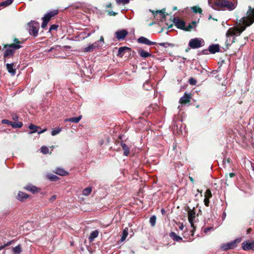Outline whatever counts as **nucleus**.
Returning <instances> with one entry per match:
<instances>
[{
    "label": "nucleus",
    "mask_w": 254,
    "mask_h": 254,
    "mask_svg": "<svg viewBox=\"0 0 254 254\" xmlns=\"http://www.w3.org/2000/svg\"><path fill=\"white\" fill-rule=\"evenodd\" d=\"M190 95L185 93L184 95L180 98L179 102L181 104H186L190 102Z\"/></svg>",
    "instance_id": "14"
},
{
    "label": "nucleus",
    "mask_w": 254,
    "mask_h": 254,
    "mask_svg": "<svg viewBox=\"0 0 254 254\" xmlns=\"http://www.w3.org/2000/svg\"><path fill=\"white\" fill-rule=\"evenodd\" d=\"M58 13V10H54L53 11H50L49 12L46 14L43 18L49 21L51 18L55 16L56 15H57Z\"/></svg>",
    "instance_id": "16"
},
{
    "label": "nucleus",
    "mask_w": 254,
    "mask_h": 254,
    "mask_svg": "<svg viewBox=\"0 0 254 254\" xmlns=\"http://www.w3.org/2000/svg\"><path fill=\"white\" fill-rule=\"evenodd\" d=\"M223 214H224L223 216H226V213H224Z\"/></svg>",
    "instance_id": "64"
},
{
    "label": "nucleus",
    "mask_w": 254,
    "mask_h": 254,
    "mask_svg": "<svg viewBox=\"0 0 254 254\" xmlns=\"http://www.w3.org/2000/svg\"><path fill=\"white\" fill-rule=\"evenodd\" d=\"M11 126L14 128H20L22 127L23 124L21 122L15 123L12 122Z\"/></svg>",
    "instance_id": "31"
},
{
    "label": "nucleus",
    "mask_w": 254,
    "mask_h": 254,
    "mask_svg": "<svg viewBox=\"0 0 254 254\" xmlns=\"http://www.w3.org/2000/svg\"><path fill=\"white\" fill-rule=\"evenodd\" d=\"M111 6V3H110L108 4L107 5V7H110Z\"/></svg>",
    "instance_id": "59"
},
{
    "label": "nucleus",
    "mask_w": 254,
    "mask_h": 254,
    "mask_svg": "<svg viewBox=\"0 0 254 254\" xmlns=\"http://www.w3.org/2000/svg\"><path fill=\"white\" fill-rule=\"evenodd\" d=\"M152 12L154 15V17L157 16V15L159 14L160 15V20L162 21H163L166 18V15L165 14V9L157 10L155 11V13H154L153 11Z\"/></svg>",
    "instance_id": "17"
},
{
    "label": "nucleus",
    "mask_w": 254,
    "mask_h": 254,
    "mask_svg": "<svg viewBox=\"0 0 254 254\" xmlns=\"http://www.w3.org/2000/svg\"><path fill=\"white\" fill-rule=\"evenodd\" d=\"M121 145L124 150V155L127 156L129 153V148L125 143L122 142Z\"/></svg>",
    "instance_id": "23"
},
{
    "label": "nucleus",
    "mask_w": 254,
    "mask_h": 254,
    "mask_svg": "<svg viewBox=\"0 0 254 254\" xmlns=\"http://www.w3.org/2000/svg\"><path fill=\"white\" fill-rule=\"evenodd\" d=\"M13 0H6L0 3L1 6H7L12 3Z\"/></svg>",
    "instance_id": "38"
},
{
    "label": "nucleus",
    "mask_w": 254,
    "mask_h": 254,
    "mask_svg": "<svg viewBox=\"0 0 254 254\" xmlns=\"http://www.w3.org/2000/svg\"><path fill=\"white\" fill-rule=\"evenodd\" d=\"M99 233L97 230L92 231L89 237V240L90 242H92L98 236Z\"/></svg>",
    "instance_id": "24"
},
{
    "label": "nucleus",
    "mask_w": 254,
    "mask_h": 254,
    "mask_svg": "<svg viewBox=\"0 0 254 254\" xmlns=\"http://www.w3.org/2000/svg\"><path fill=\"white\" fill-rule=\"evenodd\" d=\"M116 2L118 4H122L123 5L127 4L129 0H116Z\"/></svg>",
    "instance_id": "39"
},
{
    "label": "nucleus",
    "mask_w": 254,
    "mask_h": 254,
    "mask_svg": "<svg viewBox=\"0 0 254 254\" xmlns=\"http://www.w3.org/2000/svg\"><path fill=\"white\" fill-rule=\"evenodd\" d=\"M204 45V41L201 38L191 39L189 43V47L191 49H197Z\"/></svg>",
    "instance_id": "6"
},
{
    "label": "nucleus",
    "mask_w": 254,
    "mask_h": 254,
    "mask_svg": "<svg viewBox=\"0 0 254 254\" xmlns=\"http://www.w3.org/2000/svg\"><path fill=\"white\" fill-rule=\"evenodd\" d=\"M128 32L126 30L117 31L115 33L116 37L118 40H123L127 35Z\"/></svg>",
    "instance_id": "10"
},
{
    "label": "nucleus",
    "mask_w": 254,
    "mask_h": 254,
    "mask_svg": "<svg viewBox=\"0 0 254 254\" xmlns=\"http://www.w3.org/2000/svg\"><path fill=\"white\" fill-rule=\"evenodd\" d=\"M235 176V174L234 173H231L229 174V176L231 177V178H233Z\"/></svg>",
    "instance_id": "54"
},
{
    "label": "nucleus",
    "mask_w": 254,
    "mask_h": 254,
    "mask_svg": "<svg viewBox=\"0 0 254 254\" xmlns=\"http://www.w3.org/2000/svg\"><path fill=\"white\" fill-rule=\"evenodd\" d=\"M54 49V47H52L49 50H48V52H50L51 51H52Z\"/></svg>",
    "instance_id": "56"
},
{
    "label": "nucleus",
    "mask_w": 254,
    "mask_h": 254,
    "mask_svg": "<svg viewBox=\"0 0 254 254\" xmlns=\"http://www.w3.org/2000/svg\"><path fill=\"white\" fill-rule=\"evenodd\" d=\"M95 43H96L97 44L98 48L102 47L104 43L103 37L101 36L100 37V40L99 41L95 42Z\"/></svg>",
    "instance_id": "37"
},
{
    "label": "nucleus",
    "mask_w": 254,
    "mask_h": 254,
    "mask_svg": "<svg viewBox=\"0 0 254 254\" xmlns=\"http://www.w3.org/2000/svg\"><path fill=\"white\" fill-rule=\"evenodd\" d=\"M21 46L17 44H11L10 45H5L4 48L5 49L4 53V57H12L13 56L15 50L19 49L21 48Z\"/></svg>",
    "instance_id": "4"
},
{
    "label": "nucleus",
    "mask_w": 254,
    "mask_h": 254,
    "mask_svg": "<svg viewBox=\"0 0 254 254\" xmlns=\"http://www.w3.org/2000/svg\"><path fill=\"white\" fill-rule=\"evenodd\" d=\"M42 19H43V22L41 25V27L44 29L47 26V25L49 22V21H48L47 20H46L44 18H42Z\"/></svg>",
    "instance_id": "43"
},
{
    "label": "nucleus",
    "mask_w": 254,
    "mask_h": 254,
    "mask_svg": "<svg viewBox=\"0 0 254 254\" xmlns=\"http://www.w3.org/2000/svg\"><path fill=\"white\" fill-rule=\"evenodd\" d=\"M97 48H98L97 44L94 42V43L90 44L87 47L84 48L83 51L87 53L91 52Z\"/></svg>",
    "instance_id": "15"
},
{
    "label": "nucleus",
    "mask_w": 254,
    "mask_h": 254,
    "mask_svg": "<svg viewBox=\"0 0 254 254\" xmlns=\"http://www.w3.org/2000/svg\"><path fill=\"white\" fill-rule=\"evenodd\" d=\"M156 217L155 215H153L150 218L149 222L152 227L155 225Z\"/></svg>",
    "instance_id": "35"
},
{
    "label": "nucleus",
    "mask_w": 254,
    "mask_h": 254,
    "mask_svg": "<svg viewBox=\"0 0 254 254\" xmlns=\"http://www.w3.org/2000/svg\"><path fill=\"white\" fill-rule=\"evenodd\" d=\"M28 197V194L22 191H19L17 195L18 199L21 201L27 198Z\"/></svg>",
    "instance_id": "26"
},
{
    "label": "nucleus",
    "mask_w": 254,
    "mask_h": 254,
    "mask_svg": "<svg viewBox=\"0 0 254 254\" xmlns=\"http://www.w3.org/2000/svg\"><path fill=\"white\" fill-rule=\"evenodd\" d=\"M173 10H177V7L176 6H174V7H173Z\"/></svg>",
    "instance_id": "61"
},
{
    "label": "nucleus",
    "mask_w": 254,
    "mask_h": 254,
    "mask_svg": "<svg viewBox=\"0 0 254 254\" xmlns=\"http://www.w3.org/2000/svg\"><path fill=\"white\" fill-rule=\"evenodd\" d=\"M173 23L179 29L184 30L185 28V22L183 20H180L178 17L173 18Z\"/></svg>",
    "instance_id": "9"
},
{
    "label": "nucleus",
    "mask_w": 254,
    "mask_h": 254,
    "mask_svg": "<svg viewBox=\"0 0 254 254\" xmlns=\"http://www.w3.org/2000/svg\"><path fill=\"white\" fill-rule=\"evenodd\" d=\"M18 117L17 116L13 117V119L15 121L18 120Z\"/></svg>",
    "instance_id": "55"
},
{
    "label": "nucleus",
    "mask_w": 254,
    "mask_h": 254,
    "mask_svg": "<svg viewBox=\"0 0 254 254\" xmlns=\"http://www.w3.org/2000/svg\"><path fill=\"white\" fill-rule=\"evenodd\" d=\"M91 35V33H87V35L85 36V37H88L89 36H90Z\"/></svg>",
    "instance_id": "57"
},
{
    "label": "nucleus",
    "mask_w": 254,
    "mask_h": 254,
    "mask_svg": "<svg viewBox=\"0 0 254 254\" xmlns=\"http://www.w3.org/2000/svg\"><path fill=\"white\" fill-rule=\"evenodd\" d=\"M81 118H82V116H79L77 117H73V118H68V119H66L64 120V122H72V123H78L80 121V120L81 119Z\"/></svg>",
    "instance_id": "22"
},
{
    "label": "nucleus",
    "mask_w": 254,
    "mask_h": 254,
    "mask_svg": "<svg viewBox=\"0 0 254 254\" xmlns=\"http://www.w3.org/2000/svg\"><path fill=\"white\" fill-rule=\"evenodd\" d=\"M138 53L139 54V56L143 58H146L151 56V54L142 49L138 50Z\"/></svg>",
    "instance_id": "20"
},
{
    "label": "nucleus",
    "mask_w": 254,
    "mask_h": 254,
    "mask_svg": "<svg viewBox=\"0 0 254 254\" xmlns=\"http://www.w3.org/2000/svg\"><path fill=\"white\" fill-rule=\"evenodd\" d=\"M209 51L211 53L214 54L219 51V46L217 44H212L209 47Z\"/></svg>",
    "instance_id": "19"
},
{
    "label": "nucleus",
    "mask_w": 254,
    "mask_h": 254,
    "mask_svg": "<svg viewBox=\"0 0 254 254\" xmlns=\"http://www.w3.org/2000/svg\"><path fill=\"white\" fill-rule=\"evenodd\" d=\"M242 247L244 251H254V241H248L243 242Z\"/></svg>",
    "instance_id": "8"
},
{
    "label": "nucleus",
    "mask_w": 254,
    "mask_h": 254,
    "mask_svg": "<svg viewBox=\"0 0 254 254\" xmlns=\"http://www.w3.org/2000/svg\"><path fill=\"white\" fill-rule=\"evenodd\" d=\"M4 248V246H1L0 247V251L2 250Z\"/></svg>",
    "instance_id": "62"
},
{
    "label": "nucleus",
    "mask_w": 254,
    "mask_h": 254,
    "mask_svg": "<svg viewBox=\"0 0 254 254\" xmlns=\"http://www.w3.org/2000/svg\"><path fill=\"white\" fill-rule=\"evenodd\" d=\"M212 197V193L210 190L207 189L205 193H204V204L206 206H209V198H210Z\"/></svg>",
    "instance_id": "13"
},
{
    "label": "nucleus",
    "mask_w": 254,
    "mask_h": 254,
    "mask_svg": "<svg viewBox=\"0 0 254 254\" xmlns=\"http://www.w3.org/2000/svg\"><path fill=\"white\" fill-rule=\"evenodd\" d=\"M6 69L9 73L12 75H14L16 73L15 69L13 68V64H6Z\"/></svg>",
    "instance_id": "18"
},
{
    "label": "nucleus",
    "mask_w": 254,
    "mask_h": 254,
    "mask_svg": "<svg viewBox=\"0 0 254 254\" xmlns=\"http://www.w3.org/2000/svg\"><path fill=\"white\" fill-rule=\"evenodd\" d=\"M14 41L16 42V44L20 45L19 44L20 43V42L17 39H14Z\"/></svg>",
    "instance_id": "52"
},
{
    "label": "nucleus",
    "mask_w": 254,
    "mask_h": 254,
    "mask_svg": "<svg viewBox=\"0 0 254 254\" xmlns=\"http://www.w3.org/2000/svg\"><path fill=\"white\" fill-rule=\"evenodd\" d=\"M22 252L21 246L20 245H17L15 247L13 248L12 252L14 254H19Z\"/></svg>",
    "instance_id": "28"
},
{
    "label": "nucleus",
    "mask_w": 254,
    "mask_h": 254,
    "mask_svg": "<svg viewBox=\"0 0 254 254\" xmlns=\"http://www.w3.org/2000/svg\"><path fill=\"white\" fill-rule=\"evenodd\" d=\"M39 24L38 22L31 20L27 24V30L30 35L35 37L38 35Z\"/></svg>",
    "instance_id": "3"
},
{
    "label": "nucleus",
    "mask_w": 254,
    "mask_h": 254,
    "mask_svg": "<svg viewBox=\"0 0 254 254\" xmlns=\"http://www.w3.org/2000/svg\"><path fill=\"white\" fill-rule=\"evenodd\" d=\"M58 27H59V25H58L53 24L50 27L49 32H50L52 30H57Z\"/></svg>",
    "instance_id": "44"
},
{
    "label": "nucleus",
    "mask_w": 254,
    "mask_h": 254,
    "mask_svg": "<svg viewBox=\"0 0 254 254\" xmlns=\"http://www.w3.org/2000/svg\"><path fill=\"white\" fill-rule=\"evenodd\" d=\"M211 229H212L211 227H208L205 229L204 232L207 233L208 231H210Z\"/></svg>",
    "instance_id": "50"
},
{
    "label": "nucleus",
    "mask_w": 254,
    "mask_h": 254,
    "mask_svg": "<svg viewBox=\"0 0 254 254\" xmlns=\"http://www.w3.org/2000/svg\"><path fill=\"white\" fill-rule=\"evenodd\" d=\"M25 189L33 193L37 191V188L32 185H29L25 187Z\"/></svg>",
    "instance_id": "27"
},
{
    "label": "nucleus",
    "mask_w": 254,
    "mask_h": 254,
    "mask_svg": "<svg viewBox=\"0 0 254 254\" xmlns=\"http://www.w3.org/2000/svg\"><path fill=\"white\" fill-rule=\"evenodd\" d=\"M48 178L53 181H56L59 179V178L55 175L49 174L47 175Z\"/></svg>",
    "instance_id": "36"
},
{
    "label": "nucleus",
    "mask_w": 254,
    "mask_h": 254,
    "mask_svg": "<svg viewBox=\"0 0 254 254\" xmlns=\"http://www.w3.org/2000/svg\"><path fill=\"white\" fill-rule=\"evenodd\" d=\"M137 41L139 43L144 44L149 46L154 45L156 44L155 42H152L148 40L147 38L144 37H141L139 38L137 40Z\"/></svg>",
    "instance_id": "12"
},
{
    "label": "nucleus",
    "mask_w": 254,
    "mask_h": 254,
    "mask_svg": "<svg viewBox=\"0 0 254 254\" xmlns=\"http://www.w3.org/2000/svg\"><path fill=\"white\" fill-rule=\"evenodd\" d=\"M92 191L91 187H87L84 189L82 191V194L85 196H88Z\"/></svg>",
    "instance_id": "29"
},
{
    "label": "nucleus",
    "mask_w": 254,
    "mask_h": 254,
    "mask_svg": "<svg viewBox=\"0 0 254 254\" xmlns=\"http://www.w3.org/2000/svg\"><path fill=\"white\" fill-rule=\"evenodd\" d=\"M170 236L174 240L176 241H179L182 240V238L178 236L175 232H171L170 233Z\"/></svg>",
    "instance_id": "30"
},
{
    "label": "nucleus",
    "mask_w": 254,
    "mask_h": 254,
    "mask_svg": "<svg viewBox=\"0 0 254 254\" xmlns=\"http://www.w3.org/2000/svg\"><path fill=\"white\" fill-rule=\"evenodd\" d=\"M189 82H190V83L192 85H195L196 83V80L192 78L190 79Z\"/></svg>",
    "instance_id": "46"
},
{
    "label": "nucleus",
    "mask_w": 254,
    "mask_h": 254,
    "mask_svg": "<svg viewBox=\"0 0 254 254\" xmlns=\"http://www.w3.org/2000/svg\"><path fill=\"white\" fill-rule=\"evenodd\" d=\"M129 49L126 47H123L119 48L117 54V56L120 57H122L124 55V53L126 50H129Z\"/></svg>",
    "instance_id": "25"
},
{
    "label": "nucleus",
    "mask_w": 254,
    "mask_h": 254,
    "mask_svg": "<svg viewBox=\"0 0 254 254\" xmlns=\"http://www.w3.org/2000/svg\"><path fill=\"white\" fill-rule=\"evenodd\" d=\"M56 199V195H53V196H52L51 197L50 200L52 202V201H54Z\"/></svg>",
    "instance_id": "48"
},
{
    "label": "nucleus",
    "mask_w": 254,
    "mask_h": 254,
    "mask_svg": "<svg viewBox=\"0 0 254 254\" xmlns=\"http://www.w3.org/2000/svg\"><path fill=\"white\" fill-rule=\"evenodd\" d=\"M190 179L191 181V182H193V179L192 177H190Z\"/></svg>",
    "instance_id": "58"
},
{
    "label": "nucleus",
    "mask_w": 254,
    "mask_h": 254,
    "mask_svg": "<svg viewBox=\"0 0 254 254\" xmlns=\"http://www.w3.org/2000/svg\"><path fill=\"white\" fill-rule=\"evenodd\" d=\"M254 22V8L249 6L246 16L242 17L239 22L238 25L230 28L227 33V38L230 37L238 36L244 31L246 27L250 26Z\"/></svg>",
    "instance_id": "1"
},
{
    "label": "nucleus",
    "mask_w": 254,
    "mask_h": 254,
    "mask_svg": "<svg viewBox=\"0 0 254 254\" xmlns=\"http://www.w3.org/2000/svg\"><path fill=\"white\" fill-rule=\"evenodd\" d=\"M196 213L194 210V208L193 209H189L188 210V219L191 227L194 229V222L195 218Z\"/></svg>",
    "instance_id": "7"
},
{
    "label": "nucleus",
    "mask_w": 254,
    "mask_h": 254,
    "mask_svg": "<svg viewBox=\"0 0 254 254\" xmlns=\"http://www.w3.org/2000/svg\"><path fill=\"white\" fill-rule=\"evenodd\" d=\"M159 45L162 47L167 48L169 47H173V45L172 44H170L169 43L166 42V43H160L159 44Z\"/></svg>",
    "instance_id": "42"
},
{
    "label": "nucleus",
    "mask_w": 254,
    "mask_h": 254,
    "mask_svg": "<svg viewBox=\"0 0 254 254\" xmlns=\"http://www.w3.org/2000/svg\"><path fill=\"white\" fill-rule=\"evenodd\" d=\"M161 212H162V214H164V212H165V210L164 209H161Z\"/></svg>",
    "instance_id": "60"
},
{
    "label": "nucleus",
    "mask_w": 254,
    "mask_h": 254,
    "mask_svg": "<svg viewBox=\"0 0 254 254\" xmlns=\"http://www.w3.org/2000/svg\"><path fill=\"white\" fill-rule=\"evenodd\" d=\"M128 235V229L127 228H126L124 230L122 234V236L121 238V240L122 241H124Z\"/></svg>",
    "instance_id": "34"
},
{
    "label": "nucleus",
    "mask_w": 254,
    "mask_h": 254,
    "mask_svg": "<svg viewBox=\"0 0 254 254\" xmlns=\"http://www.w3.org/2000/svg\"><path fill=\"white\" fill-rule=\"evenodd\" d=\"M1 123L4 124H7V125L11 126V124L12 123V122L9 121L7 120L4 119L1 121Z\"/></svg>",
    "instance_id": "45"
},
{
    "label": "nucleus",
    "mask_w": 254,
    "mask_h": 254,
    "mask_svg": "<svg viewBox=\"0 0 254 254\" xmlns=\"http://www.w3.org/2000/svg\"><path fill=\"white\" fill-rule=\"evenodd\" d=\"M179 229L181 230H183L184 228V225L183 224L181 223V224H179Z\"/></svg>",
    "instance_id": "49"
},
{
    "label": "nucleus",
    "mask_w": 254,
    "mask_h": 254,
    "mask_svg": "<svg viewBox=\"0 0 254 254\" xmlns=\"http://www.w3.org/2000/svg\"><path fill=\"white\" fill-rule=\"evenodd\" d=\"M209 5L214 9L220 10L227 9L229 10H232L236 7V4L227 0H216L213 3L208 0Z\"/></svg>",
    "instance_id": "2"
},
{
    "label": "nucleus",
    "mask_w": 254,
    "mask_h": 254,
    "mask_svg": "<svg viewBox=\"0 0 254 254\" xmlns=\"http://www.w3.org/2000/svg\"><path fill=\"white\" fill-rule=\"evenodd\" d=\"M109 14L111 15H115L116 14V13L115 12L111 11V12H109Z\"/></svg>",
    "instance_id": "53"
},
{
    "label": "nucleus",
    "mask_w": 254,
    "mask_h": 254,
    "mask_svg": "<svg viewBox=\"0 0 254 254\" xmlns=\"http://www.w3.org/2000/svg\"><path fill=\"white\" fill-rule=\"evenodd\" d=\"M12 242H13V241H10V242H7L5 245H4L3 246L4 247H5V246H9V245H11Z\"/></svg>",
    "instance_id": "51"
},
{
    "label": "nucleus",
    "mask_w": 254,
    "mask_h": 254,
    "mask_svg": "<svg viewBox=\"0 0 254 254\" xmlns=\"http://www.w3.org/2000/svg\"><path fill=\"white\" fill-rule=\"evenodd\" d=\"M29 128L30 129L32 130L31 131L29 132L30 134H31L33 133H35V132H37L38 134H41L42 133L44 132L47 130V129L45 128L42 130H39V129L40 128V127H39L36 126L33 124H31L29 126Z\"/></svg>",
    "instance_id": "11"
},
{
    "label": "nucleus",
    "mask_w": 254,
    "mask_h": 254,
    "mask_svg": "<svg viewBox=\"0 0 254 254\" xmlns=\"http://www.w3.org/2000/svg\"><path fill=\"white\" fill-rule=\"evenodd\" d=\"M148 84V81H146V83H145L144 84H143V87L144 89H145L146 90H149V88H151V87H147V85Z\"/></svg>",
    "instance_id": "47"
},
{
    "label": "nucleus",
    "mask_w": 254,
    "mask_h": 254,
    "mask_svg": "<svg viewBox=\"0 0 254 254\" xmlns=\"http://www.w3.org/2000/svg\"><path fill=\"white\" fill-rule=\"evenodd\" d=\"M195 21H192L191 23H190L189 24L188 26L187 27L185 26V28L184 29V30L185 31H190L192 29L194 28L193 25L196 24Z\"/></svg>",
    "instance_id": "33"
},
{
    "label": "nucleus",
    "mask_w": 254,
    "mask_h": 254,
    "mask_svg": "<svg viewBox=\"0 0 254 254\" xmlns=\"http://www.w3.org/2000/svg\"><path fill=\"white\" fill-rule=\"evenodd\" d=\"M223 214H224L223 216H226V213H224Z\"/></svg>",
    "instance_id": "63"
},
{
    "label": "nucleus",
    "mask_w": 254,
    "mask_h": 254,
    "mask_svg": "<svg viewBox=\"0 0 254 254\" xmlns=\"http://www.w3.org/2000/svg\"><path fill=\"white\" fill-rule=\"evenodd\" d=\"M40 150L41 152L44 154L48 153L49 151V148L46 146H42Z\"/></svg>",
    "instance_id": "41"
},
{
    "label": "nucleus",
    "mask_w": 254,
    "mask_h": 254,
    "mask_svg": "<svg viewBox=\"0 0 254 254\" xmlns=\"http://www.w3.org/2000/svg\"><path fill=\"white\" fill-rule=\"evenodd\" d=\"M191 9L192 10V11L195 13L198 12L199 13H201L202 12L201 9L197 6H193L192 7H191Z\"/></svg>",
    "instance_id": "40"
},
{
    "label": "nucleus",
    "mask_w": 254,
    "mask_h": 254,
    "mask_svg": "<svg viewBox=\"0 0 254 254\" xmlns=\"http://www.w3.org/2000/svg\"><path fill=\"white\" fill-rule=\"evenodd\" d=\"M54 173L60 176H65L68 174L66 171L61 168H56L54 171Z\"/></svg>",
    "instance_id": "21"
},
{
    "label": "nucleus",
    "mask_w": 254,
    "mask_h": 254,
    "mask_svg": "<svg viewBox=\"0 0 254 254\" xmlns=\"http://www.w3.org/2000/svg\"><path fill=\"white\" fill-rule=\"evenodd\" d=\"M62 130V128L60 127H56L54 128L51 132V134L53 136H55L58 134H59Z\"/></svg>",
    "instance_id": "32"
},
{
    "label": "nucleus",
    "mask_w": 254,
    "mask_h": 254,
    "mask_svg": "<svg viewBox=\"0 0 254 254\" xmlns=\"http://www.w3.org/2000/svg\"><path fill=\"white\" fill-rule=\"evenodd\" d=\"M241 240L242 239L241 238H239L227 243L222 244L220 246V249L223 251H227L230 249H233L237 246V244L239 243Z\"/></svg>",
    "instance_id": "5"
}]
</instances>
